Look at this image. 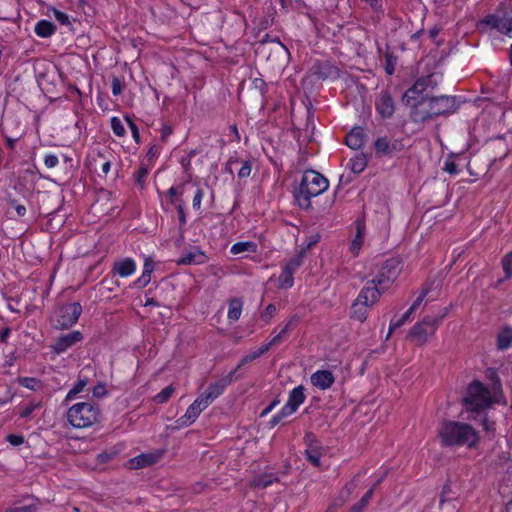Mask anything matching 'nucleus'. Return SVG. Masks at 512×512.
Instances as JSON below:
<instances>
[{"label": "nucleus", "mask_w": 512, "mask_h": 512, "mask_svg": "<svg viewBox=\"0 0 512 512\" xmlns=\"http://www.w3.org/2000/svg\"><path fill=\"white\" fill-rule=\"evenodd\" d=\"M328 187L329 182L322 174L314 170L305 171L295 196L299 207L308 209L311 204V198L319 196L325 192Z\"/></svg>", "instance_id": "1"}, {"label": "nucleus", "mask_w": 512, "mask_h": 512, "mask_svg": "<svg viewBox=\"0 0 512 512\" xmlns=\"http://www.w3.org/2000/svg\"><path fill=\"white\" fill-rule=\"evenodd\" d=\"M462 402L466 412L469 413L467 419L476 420L478 415L490 408L493 400L489 389L481 382L474 381L469 385L467 395Z\"/></svg>", "instance_id": "2"}, {"label": "nucleus", "mask_w": 512, "mask_h": 512, "mask_svg": "<svg viewBox=\"0 0 512 512\" xmlns=\"http://www.w3.org/2000/svg\"><path fill=\"white\" fill-rule=\"evenodd\" d=\"M66 418L74 428L84 429L100 422L101 411L90 402H79L68 409Z\"/></svg>", "instance_id": "3"}, {"label": "nucleus", "mask_w": 512, "mask_h": 512, "mask_svg": "<svg viewBox=\"0 0 512 512\" xmlns=\"http://www.w3.org/2000/svg\"><path fill=\"white\" fill-rule=\"evenodd\" d=\"M479 441V433L468 423L450 421V445L456 444L474 448Z\"/></svg>", "instance_id": "4"}, {"label": "nucleus", "mask_w": 512, "mask_h": 512, "mask_svg": "<svg viewBox=\"0 0 512 512\" xmlns=\"http://www.w3.org/2000/svg\"><path fill=\"white\" fill-rule=\"evenodd\" d=\"M443 319V316L441 317H431L427 316L422 321L416 323L408 332L407 338L410 339L412 342L423 345L430 336H432L440 321Z\"/></svg>", "instance_id": "5"}, {"label": "nucleus", "mask_w": 512, "mask_h": 512, "mask_svg": "<svg viewBox=\"0 0 512 512\" xmlns=\"http://www.w3.org/2000/svg\"><path fill=\"white\" fill-rule=\"evenodd\" d=\"M402 271L401 261L396 258L386 260L382 265L377 275L372 279L373 283L377 284L380 289L388 290L395 282Z\"/></svg>", "instance_id": "6"}, {"label": "nucleus", "mask_w": 512, "mask_h": 512, "mask_svg": "<svg viewBox=\"0 0 512 512\" xmlns=\"http://www.w3.org/2000/svg\"><path fill=\"white\" fill-rule=\"evenodd\" d=\"M82 313V307L78 302L61 306L54 314L53 323L57 329H67L74 325Z\"/></svg>", "instance_id": "7"}, {"label": "nucleus", "mask_w": 512, "mask_h": 512, "mask_svg": "<svg viewBox=\"0 0 512 512\" xmlns=\"http://www.w3.org/2000/svg\"><path fill=\"white\" fill-rule=\"evenodd\" d=\"M431 83L432 76L418 79L415 84L404 93L403 102L412 108L424 103L428 96L426 93L427 89Z\"/></svg>", "instance_id": "8"}, {"label": "nucleus", "mask_w": 512, "mask_h": 512, "mask_svg": "<svg viewBox=\"0 0 512 512\" xmlns=\"http://www.w3.org/2000/svg\"><path fill=\"white\" fill-rule=\"evenodd\" d=\"M302 255L291 258L283 267L278 277V287L282 289L291 288L294 284V274L302 265Z\"/></svg>", "instance_id": "9"}, {"label": "nucleus", "mask_w": 512, "mask_h": 512, "mask_svg": "<svg viewBox=\"0 0 512 512\" xmlns=\"http://www.w3.org/2000/svg\"><path fill=\"white\" fill-rule=\"evenodd\" d=\"M481 25L488 26L492 29H497L501 33H504L512 37V9L506 11L502 17L495 15H489L482 20Z\"/></svg>", "instance_id": "10"}, {"label": "nucleus", "mask_w": 512, "mask_h": 512, "mask_svg": "<svg viewBox=\"0 0 512 512\" xmlns=\"http://www.w3.org/2000/svg\"><path fill=\"white\" fill-rule=\"evenodd\" d=\"M208 406L207 401H204L200 396H198L187 408L185 414L176 421L177 427H187L194 423L200 413Z\"/></svg>", "instance_id": "11"}, {"label": "nucleus", "mask_w": 512, "mask_h": 512, "mask_svg": "<svg viewBox=\"0 0 512 512\" xmlns=\"http://www.w3.org/2000/svg\"><path fill=\"white\" fill-rule=\"evenodd\" d=\"M234 375L235 371H231L225 378L210 384L206 391L200 395V397L204 401H207V404L210 405L224 392L225 388L233 382Z\"/></svg>", "instance_id": "12"}, {"label": "nucleus", "mask_w": 512, "mask_h": 512, "mask_svg": "<svg viewBox=\"0 0 512 512\" xmlns=\"http://www.w3.org/2000/svg\"><path fill=\"white\" fill-rule=\"evenodd\" d=\"M82 340V333L75 330L59 336L50 347L55 354H62Z\"/></svg>", "instance_id": "13"}, {"label": "nucleus", "mask_w": 512, "mask_h": 512, "mask_svg": "<svg viewBox=\"0 0 512 512\" xmlns=\"http://www.w3.org/2000/svg\"><path fill=\"white\" fill-rule=\"evenodd\" d=\"M163 456L162 450H157L154 452L143 453L132 459H130L127 463L128 468L130 469H140L143 467L150 466L156 463Z\"/></svg>", "instance_id": "14"}, {"label": "nucleus", "mask_w": 512, "mask_h": 512, "mask_svg": "<svg viewBox=\"0 0 512 512\" xmlns=\"http://www.w3.org/2000/svg\"><path fill=\"white\" fill-rule=\"evenodd\" d=\"M375 107L377 113L382 118H390L394 114L395 105L391 95L387 91H383L379 94Z\"/></svg>", "instance_id": "15"}, {"label": "nucleus", "mask_w": 512, "mask_h": 512, "mask_svg": "<svg viewBox=\"0 0 512 512\" xmlns=\"http://www.w3.org/2000/svg\"><path fill=\"white\" fill-rule=\"evenodd\" d=\"M304 401V388L302 386L293 388L289 393L286 404L282 407L283 414L292 415Z\"/></svg>", "instance_id": "16"}, {"label": "nucleus", "mask_w": 512, "mask_h": 512, "mask_svg": "<svg viewBox=\"0 0 512 512\" xmlns=\"http://www.w3.org/2000/svg\"><path fill=\"white\" fill-rule=\"evenodd\" d=\"M385 291L373 283L372 280L368 281L358 294V298L367 302L371 307L379 300L382 293Z\"/></svg>", "instance_id": "17"}, {"label": "nucleus", "mask_w": 512, "mask_h": 512, "mask_svg": "<svg viewBox=\"0 0 512 512\" xmlns=\"http://www.w3.org/2000/svg\"><path fill=\"white\" fill-rule=\"evenodd\" d=\"M311 383L322 390L329 389L335 381L332 372L328 370H317L311 375Z\"/></svg>", "instance_id": "18"}, {"label": "nucleus", "mask_w": 512, "mask_h": 512, "mask_svg": "<svg viewBox=\"0 0 512 512\" xmlns=\"http://www.w3.org/2000/svg\"><path fill=\"white\" fill-rule=\"evenodd\" d=\"M365 142V132L361 127L353 128L346 136V144L354 150L360 149Z\"/></svg>", "instance_id": "19"}, {"label": "nucleus", "mask_w": 512, "mask_h": 512, "mask_svg": "<svg viewBox=\"0 0 512 512\" xmlns=\"http://www.w3.org/2000/svg\"><path fill=\"white\" fill-rule=\"evenodd\" d=\"M364 235H365V225L363 221L357 220L356 221V235L353 238L351 244H350V252L357 256L362 248L363 242H364Z\"/></svg>", "instance_id": "20"}, {"label": "nucleus", "mask_w": 512, "mask_h": 512, "mask_svg": "<svg viewBox=\"0 0 512 512\" xmlns=\"http://www.w3.org/2000/svg\"><path fill=\"white\" fill-rule=\"evenodd\" d=\"M370 308L371 306L368 305L367 302L357 297L351 307L352 318L364 322L368 317Z\"/></svg>", "instance_id": "21"}, {"label": "nucleus", "mask_w": 512, "mask_h": 512, "mask_svg": "<svg viewBox=\"0 0 512 512\" xmlns=\"http://www.w3.org/2000/svg\"><path fill=\"white\" fill-rule=\"evenodd\" d=\"M113 270L120 276V277H128L132 275L136 270V263L131 258H125L122 260L117 261L114 264Z\"/></svg>", "instance_id": "22"}, {"label": "nucleus", "mask_w": 512, "mask_h": 512, "mask_svg": "<svg viewBox=\"0 0 512 512\" xmlns=\"http://www.w3.org/2000/svg\"><path fill=\"white\" fill-rule=\"evenodd\" d=\"M35 34L41 38H49L56 32V26L48 20H40L34 28Z\"/></svg>", "instance_id": "23"}, {"label": "nucleus", "mask_w": 512, "mask_h": 512, "mask_svg": "<svg viewBox=\"0 0 512 512\" xmlns=\"http://www.w3.org/2000/svg\"><path fill=\"white\" fill-rule=\"evenodd\" d=\"M204 254L199 250L191 251L177 260L179 265L201 264L204 262Z\"/></svg>", "instance_id": "24"}, {"label": "nucleus", "mask_w": 512, "mask_h": 512, "mask_svg": "<svg viewBox=\"0 0 512 512\" xmlns=\"http://www.w3.org/2000/svg\"><path fill=\"white\" fill-rule=\"evenodd\" d=\"M257 251V244L252 241H242L233 244L230 248V253L233 255L242 254L245 252L255 253Z\"/></svg>", "instance_id": "25"}, {"label": "nucleus", "mask_w": 512, "mask_h": 512, "mask_svg": "<svg viewBox=\"0 0 512 512\" xmlns=\"http://www.w3.org/2000/svg\"><path fill=\"white\" fill-rule=\"evenodd\" d=\"M297 319L295 317H292L291 319H289L287 321V323L283 326V328L281 329V331L275 335L270 342H268V346H270V348L274 345H277L279 344L281 341H283L286 337V335L288 334V332L290 331L291 327L296 323Z\"/></svg>", "instance_id": "26"}, {"label": "nucleus", "mask_w": 512, "mask_h": 512, "mask_svg": "<svg viewBox=\"0 0 512 512\" xmlns=\"http://www.w3.org/2000/svg\"><path fill=\"white\" fill-rule=\"evenodd\" d=\"M269 349H270V346H268V344H265V345H262L261 347H259L257 351L245 355L240 360V362L237 365L236 369H234L233 371L236 372L237 369L241 368L242 366H244V365H246L248 363H251L252 361L257 359L258 357H260L262 354L266 353Z\"/></svg>", "instance_id": "27"}, {"label": "nucleus", "mask_w": 512, "mask_h": 512, "mask_svg": "<svg viewBox=\"0 0 512 512\" xmlns=\"http://www.w3.org/2000/svg\"><path fill=\"white\" fill-rule=\"evenodd\" d=\"M242 313V302L239 299H232L229 302L227 317L230 322H236Z\"/></svg>", "instance_id": "28"}, {"label": "nucleus", "mask_w": 512, "mask_h": 512, "mask_svg": "<svg viewBox=\"0 0 512 512\" xmlns=\"http://www.w3.org/2000/svg\"><path fill=\"white\" fill-rule=\"evenodd\" d=\"M512 344V329L504 328L497 336V347L500 350L507 349Z\"/></svg>", "instance_id": "29"}, {"label": "nucleus", "mask_w": 512, "mask_h": 512, "mask_svg": "<svg viewBox=\"0 0 512 512\" xmlns=\"http://www.w3.org/2000/svg\"><path fill=\"white\" fill-rule=\"evenodd\" d=\"M17 382L32 391H36L42 387L41 381L34 377H19Z\"/></svg>", "instance_id": "30"}, {"label": "nucleus", "mask_w": 512, "mask_h": 512, "mask_svg": "<svg viewBox=\"0 0 512 512\" xmlns=\"http://www.w3.org/2000/svg\"><path fill=\"white\" fill-rule=\"evenodd\" d=\"M367 165L366 157L363 154L356 155L350 160V168L354 173H361Z\"/></svg>", "instance_id": "31"}, {"label": "nucleus", "mask_w": 512, "mask_h": 512, "mask_svg": "<svg viewBox=\"0 0 512 512\" xmlns=\"http://www.w3.org/2000/svg\"><path fill=\"white\" fill-rule=\"evenodd\" d=\"M306 456L308 461H310L314 466H320L321 452L317 445H309V447L306 449Z\"/></svg>", "instance_id": "32"}, {"label": "nucleus", "mask_w": 512, "mask_h": 512, "mask_svg": "<svg viewBox=\"0 0 512 512\" xmlns=\"http://www.w3.org/2000/svg\"><path fill=\"white\" fill-rule=\"evenodd\" d=\"M413 313H414V311L409 308L398 320L391 321L387 338L391 335L393 330H395L396 328H399L402 325H404L405 323L409 322L411 320V315Z\"/></svg>", "instance_id": "33"}, {"label": "nucleus", "mask_w": 512, "mask_h": 512, "mask_svg": "<svg viewBox=\"0 0 512 512\" xmlns=\"http://www.w3.org/2000/svg\"><path fill=\"white\" fill-rule=\"evenodd\" d=\"M374 489H375V487H372L371 489H369L365 493V495L361 498V500L358 503H356L355 505H353L352 512H363V510L367 507V505L369 504V502L372 498Z\"/></svg>", "instance_id": "34"}, {"label": "nucleus", "mask_w": 512, "mask_h": 512, "mask_svg": "<svg viewBox=\"0 0 512 512\" xmlns=\"http://www.w3.org/2000/svg\"><path fill=\"white\" fill-rule=\"evenodd\" d=\"M174 391V387L172 385H169L162 389L157 395H155L154 401L158 404H163L169 400Z\"/></svg>", "instance_id": "35"}, {"label": "nucleus", "mask_w": 512, "mask_h": 512, "mask_svg": "<svg viewBox=\"0 0 512 512\" xmlns=\"http://www.w3.org/2000/svg\"><path fill=\"white\" fill-rule=\"evenodd\" d=\"M87 385L86 380L77 381L74 386L69 390L66 395V401L73 400L79 393H81Z\"/></svg>", "instance_id": "36"}, {"label": "nucleus", "mask_w": 512, "mask_h": 512, "mask_svg": "<svg viewBox=\"0 0 512 512\" xmlns=\"http://www.w3.org/2000/svg\"><path fill=\"white\" fill-rule=\"evenodd\" d=\"M110 123L111 129L116 136L122 137L125 135L126 130L120 118L114 116L111 118Z\"/></svg>", "instance_id": "37"}, {"label": "nucleus", "mask_w": 512, "mask_h": 512, "mask_svg": "<svg viewBox=\"0 0 512 512\" xmlns=\"http://www.w3.org/2000/svg\"><path fill=\"white\" fill-rule=\"evenodd\" d=\"M276 314V306L274 304H269L265 310L261 313V316L260 318L266 323L268 324L272 318L275 316Z\"/></svg>", "instance_id": "38"}, {"label": "nucleus", "mask_w": 512, "mask_h": 512, "mask_svg": "<svg viewBox=\"0 0 512 512\" xmlns=\"http://www.w3.org/2000/svg\"><path fill=\"white\" fill-rule=\"evenodd\" d=\"M502 266L505 276L510 277L512 274V250L503 257Z\"/></svg>", "instance_id": "39"}, {"label": "nucleus", "mask_w": 512, "mask_h": 512, "mask_svg": "<svg viewBox=\"0 0 512 512\" xmlns=\"http://www.w3.org/2000/svg\"><path fill=\"white\" fill-rule=\"evenodd\" d=\"M502 266L505 276L510 277L512 274V250L503 257Z\"/></svg>", "instance_id": "40"}, {"label": "nucleus", "mask_w": 512, "mask_h": 512, "mask_svg": "<svg viewBox=\"0 0 512 512\" xmlns=\"http://www.w3.org/2000/svg\"><path fill=\"white\" fill-rule=\"evenodd\" d=\"M502 266L505 276L510 277L512 274V250L503 257Z\"/></svg>", "instance_id": "41"}, {"label": "nucleus", "mask_w": 512, "mask_h": 512, "mask_svg": "<svg viewBox=\"0 0 512 512\" xmlns=\"http://www.w3.org/2000/svg\"><path fill=\"white\" fill-rule=\"evenodd\" d=\"M274 480H275V478L273 476H271V475H269V476H260V477H257V478L254 479L253 484L256 487L266 488L269 485H271Z\"/></svg>", "instance_id": "42"}, {"label": "nucleus", "mask_w": 512, "mask_h": 512, "mask_svg": "<svg viewBox=\"0 0 512 512\" xmlns=\"http://www.w3.org/2000/svg\"><path fill=\"white\" fill-rule=\"evenodd\" d=\"M480 416H482L481 417V425H482L483 429L488 433L494 432L495 431V422L493 420H491L485 412L482 413Z\"/></svg>", "instance_id": "43"}, {"label": "nucleus", "mask_w": 512, "mask_h": 512, "mask_svg": "<svg viewBox=\"0 0 512 512\" xmlns=\"http://www.w3.org/2000/svg\"><path fill=\"white\" fill-rule=\"evenodd\" d=\"M44 164L47 168L52 169L55 168L59 164V159L57 155L48 153L44 156Z\"/></svg>", "instance_id": "44"}, {"label": "nucleus", "mask_w": 512, "mask_h": 512, "mask_svg": "<svg viewBox=\"0 0 512 512\" xmlns=\"http://www.w3.org/2000/svg\"><path fill=\"white\" fill-rule=\"evenodd\" d=\"M390 146L389 140L387 138H379L375 142V149L377 152L385 153L388 151Z\"/></svg>", "instance_id": "45"}, {"label": "nucleus", "mask_w": 512, "mask_h": 512, "mask_svg": "<svg viewBox=\"0 0 512 512\" xmlns=\"http://www.w3.org/2000/svg\"><path fill=\"white\" fill-rule=\"evenodd\" d=\"M204 196V192L202 189L198 188L193 197L192 206L194 209L199 210L201 208V202Z\"/></svg>", "instance_id": "46"}, {"label": "nucleus", "mask_w": 512, "mask_h": 512, "mask_svg": "<svg viewBox=\"0 0 512 512\" xmlns=\"http://www.w3.org/2000/svg\"><path fill=\"white\" fill-rule=\"evenodd\" d=\"M148 169L146 167H140L135 174V180L138 184L142 185L148 175Z\"/></svg>", "instance_id": "47"}, {"label": "nucleus", "mask_w": 512, "mask_h": 512, "mask_svg": "<svg viewBox=\"0 0 512 512\" xmlns=\"http://www.w3.org/2000/svg\"><path fill=\"white\" fill-rule=\"evenodd\" d=\"M53 15L57 21H59L61 24L65 25L69 23V18L67 14H65L62 11H59L55 8L52 9Z\"/></svg>", "instance_id": "48"}, {"label": "nucleus", "mask_w": 512, "mask_h": 512, "mask_svg": "<svg viewBox=\"0 0 512 512\" xmlns=\"http://www.w3.org/2000/svg\"><path fill=\"white\" fill-rule=\"evenodd\" d=\"M426 294H427V291L426 290H422L420 292V294L417 296V298L415 299V301L413 302V304L411 305L410 309L413 310L414 312L419 309V307L422 305L425 297H426Z\"/></svg>", "instance_id": "49"}, {"label": "nucleus", "mask_w": 512, "mask_h": 512, "mask_svg": "<svg viewBox=\"0 0 512 512\" xmlns=\"http://www.w3.org/2000/svg\"><path fill=\"white\" fill-rule=\"evenodd\" d=\"M35 511H36V506L33 504H30V505H24V506H20V507L9 508V509H7L6 512H35Z\"/></svg>", "instance_id": "50"}, {"label": "nucleus", "mask_w": 512, "mask_h": 512, "mask_svg": "<svg viewBox=\"0 0 512 512\" xmlns=\"http://www.w3.org/2000/svg\"><path fill=\"white\" fill-rule=\"evenodd\" d=\"M7 441L13 446H19L24 443V437L22 435L9 434Z\"/></svg>", "instance_id": "51"}, {"label": "nucleus", "mask_w": 512, "mask_h": 512, "mask_svg": "<svg viewBox=\"0 0 512 512\" xmlns=\"http://www.w3.org/2000/svg\"><path fill=\"white\" fill-rule=\"evenodd\" d=\"M251 173V165L248 161L242 163L241 168L239 169L238 176L239 178H247Z\"/></svg>", "instance_id": "52"}, {"label": "nucleus", "mask_w": 512, "mask_h": 512, "mask_svg": "<svg viewBox=\"0 0 512 512\" xmlns=\"http://www.w3.org/2000/svg\"><path fill=\"white\" fill-rule=\"evenodd\" d=\"M107 394V389H106V386L102 383H99L97 384L94 388H93V396L97 397V398H102L104 397L105 395Z\"/></svg>", "instance_id": "53"}, {"label": "nucleus", "mask_w": 512, "mask_h": 512, "mask_svg": "<svg viewBox=\"0 0 512 512\" xmlns=\"http://www.w3.org/2000/svg\"><path fill=\"white\" fill-rule=\"evenodd\" d=\"M150 276H151L150 274L142 272L141 276L135 281V284L138 287H145L146 285L149 284V282L151 280Z\"/></svg>", "instance_id": "54"}, {"label": "nucleus", "mask_w": 512, "mask_h": 512, "mask_svg": "<svg viewBox=\"0 0 512 512\" xmlns=\"http://www.w3.org/2000/svg\"><path fill=\"white\" fill-rule=\"evenodd\" d=\"M39 406V404L37 403H30L29 405H27L21 412H20V417L21 418H27L29 417L32 412Z\"/></svg>", "instance_id": "55"}, {"label": "nucleus", "mask_w": 512, "mask_h": 512, "mask_svg": "<svg viewBox=\"0 0 512 512\" xmlns=\"http://www.w3.org/2000/svg\"><path fill=\"white\" fill-rule=\"evenodd\" d=\"M126 121L128 122L129 128L131 130L132 136L135 139L136 142H139V130L136 124L129 118L125 117Z\"/></svg>", "instance_id": "56"}, {"label": "nucleus", "mask_w": 512, "mask_h": 512, "mask_svg": "<svg viewBox=\"0 0 512 512\" xmlns=\"http://www.w3.org/2000/svg\"><path fill=\"white\" fill-rule=\"evenodd\" d=\"M443 101V102H447V99L446 97L442 96L441 98H430L429 99V106H430V109H431V114H439L441 112H443L444 110H440V109H435L434 108V105L439 101Z\"/></svg>", "instance_id": "57"}, {"label": "nucleus", "mask_w": 512, "mask_h": 512, "mask_svg": "<svg viewBox=\"0 0 512 512\" xmlns=\"http://www.w3.org/2000/svg\"><path fill=\"white\" fill-rule=\"evenodd\" d=\"M290 416L289 414H283V408L277 413L275 414L271 420H270V424L272 427L276 426L278 423H280L284 418Z\"/></svg>", "instance_id": "58"}, {"label": "nucleus", "mask_w": 512, "mask_h": 512, "mask_svg": "<svg viewBox=\"0 0 512 512\" xmlns=\"http://www.w3.org/2000/svg\"><path fill=\"white\" fill-rule=\"evenodd\" d=\"M111 88H112V93L114 96H117L121 93L122 91V85H121V82L118 78H114L113 81H112V85H111Z\"/></svg>", "instance_id": "59"}, {"label": "nucleus", "mask_w": 512, "mask_h": 512, "mask_svg": "<svg viewBox=\"0 0 512 512\" xmlns=\"http://www.w3.org/2000/svg\"><path fill=\"white\" fill-rule=\"evenodd\" d=\"M153 269H154V263H153L152 259L149 257H146L145 261H144L143 272L151 275Z\"/></svg>", "instance_id": "60"}, {"label": "nucleus", "mask_w": 512, "mask_h": 512, "mask_svg": "<svg viewBox=\"0 0 512 512\" xmlns=\"http://www.w3.org/2000/svg\"><path fill=\"white\" fill-rule=\"evenodd\" d=\"M167 193L170 197H174L183 193V187H171Z\"/></svg>", "instance_id": "61"}, {"label": "nucleus", "mask_w": 512, "mask_h": 512, "mask_svg": "<svg viewBox=\"0 0 512 512\" xmlns=\"http://www.w3.org/2000/svg\"><path fill=\"white\" fill-rule=\"evenodd\" d=\"M385 70L387 74L392 75L394 72V63L392 62L390 57L386 58V67Z\"/></svg>", "instance_id": "62"}, {"label": "nucleus", "mask_w": 512, "mask_h": 512, "mask_svg": "<svg viewBox=\"0 0 512 512\" xmlns=\"http://www.w3.org/2000/svg\"><path fill=\"white\" fill-rule=\"evenodd\" d=\"M110 169H111V162L109 160H106L102 165H101V170H102V173L104 175H107L109 172H110Z\"/></svg>", "instance_id": "63"}, {"label": "nucleus", "mask_w": 512, "mask_h": 512, "mask_svg": "<svg viewBox=\"0 0 512 512\" xmlns=\"http://www.w3.org/2000/svg\"><path fill=\"white\" fill-rule=\"evenodd\" d=\"M9 334H10L9 328L0 329V341H3V342L6 341Z\"/></svg>", "instance_id": "64"}]
</instances>
